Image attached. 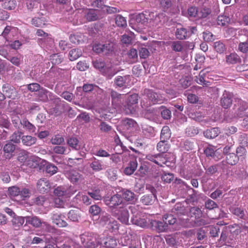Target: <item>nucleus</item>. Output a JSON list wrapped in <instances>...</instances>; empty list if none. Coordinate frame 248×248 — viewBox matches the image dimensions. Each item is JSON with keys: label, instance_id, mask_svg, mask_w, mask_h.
Segmentation results:
<instances>
[{"label": "nucleus", "instance_id": "obj_30", "mask_svg": "<svg viewBox=\"0 0 248 248\" xmlns=\"http://www.w3.org/2000/svg\"><path fill=\"white\" fill-rule=\"evenodd\" d=\"M25 217H22L15 215L13 216L12 219V224L13 227L15 230H18L24 223Z\"/></svg>", "mask_w": 248, "mask_h": 248}, {"label": "nucleus", "instance_id": "obj_18", "mask_svg": "<svg viewBox=\"0 0 248 248\" xmlns=\"http://www.w3.org/2000/svg\"><path fill=\"white\" fill-rule=\"evenodd\" d=\"M29 152L25 150L20 151L18 155L17 160L21 163L27 162V165H30V161H34L35 156L29 157Z\"/></svg>", "mask_w": 248, "mask_h": 248}, {"label": "nucleus", "instance_id": "obj_61", "mask_svg": "<svg viewBox=\"0 0 248 248\" xmlns=\"http://www.w3.org/2000/svg\"><path fill=\"white\" fill-rule=\"evenodd\" d=\"M136 200L135 194L129 190L125 191V202H128L130 203L135 202Z\"/></svg>", "mask_w": 248, "mask_h": 248}, {"label": "nucleus", "instance_id": "obj_34", "mask_svg": "<svg viewBox=\"0 0 248 248\" xmlns=\"http://www.w3.org/2000/svg\"><path fill=\"white\" fill-rule=\"evenodd\" d=\"M103 54L106 55H112L114 53L115 44L112 42H106L102 44Z\"/></svg>", "mask_w": 248, "mask_h": 248}, {"label": "nucleus", "instance_id": "obj_43", "mask_svg": "<svg viewBox=\"0 0 248 248\" xmlns=\"http://www.w3.org/2000/svg\"><path fill=\"white\" fill-rule=\"evenodd\" d=\"M23 133L19 131H15L10 137L9 141L16 144H19L22 140Z\"/></svg>", "mask_w": 248, "mask_h": 248}, {"label": "nucleus", "instance_id": "obj_39", "mask_svg": "<svg viewBox=\"0 0 248 248\" xmlns=\"http://www.w3.org/2000/svg\"><path fill=\"white\" fill-rule=\"evenodd\" d=\"M227 164L235 165L239 161V157L234 153H229L226 156Z\"/></svg>", "mask_w": 248, "mask_h": 248}, {"label": "nucleus", "instance_id": "obj_6", "mask_svg": "<svg viewBox=\"0 0 248 248\" xmlns=\"http://www.w3.org/2000/svg\"><path fill=\"white\" fill-rule=\"evenodd\" d=\"M37 97L38 101L43 103L52 101L54 103L58 105L60 102V98L43 87L38 91Z\"/></svg>", "mask_w": 248, "mask_h": 248}, {"label": "nucleus", "instance_id": "obj_11", "mask_svg": "<svg viewBox=\"0 0 248 248\" xmlns=\"http://www.w3.org/2000/svg\"><path fill=\"white\" fill-rule=\"evenodd\" d=\"M127 155L130 158V160L127 166L125 168V174L130 175L136 170L138 163L135 156L133 155H130V151L125 147V157Z\"/></svg>", "mask_w": 248, "mask_h": 248}, {"label": "nucleus", "instance_id": "obj_4", "mask_svg": "<svg viewBox=\"0 0 248 248\" xmlns=\"http://www.w3.org/2000/svg\"><path fill=\"white\" fill-rule=\"evenodd\" d=\"M149 19H151V13L149 11H145L144 13H140L138 15H130L129 24L132 28L137 24L138 26H147Z\"/></svg>", "mask_w": 248, "mask_h": 248}, {"label": "nucleus", "instance_id": "obj_16", "mask_svg": "<svg viewBox=\"0 0 248 248\" xmlns=\"http://www.w3.org/2000/svg\"><path fill=\"white\" fill-rule=\"evenodd\" d=\"M2 91L5 96L8 98H14L16 94L15 88L8 83H5L2 85Z\"/></svg>", "mask_w": 248, "mask_h": 248}, {"label": "nucleus", "instance_id": "obj_31", "mask_svg": "<svg viewBox=\"0 0 248 248\" xmlns=\"http://www.w3.org/2000/svg\"><path fill=\"white\" fill-rule=\"evenodd\" d=\"M230 210L232 214L241 219L245 220L248 217L246 214V211L240 207H232L230 208Z\"/></svg>", "mask_w": 248, "mask_h": 248}, {"label": "nucleus", "instance_id": "obj_22", "mask_svg": "<svg viewBox=\"0 0 248 248\" xmlns=\"http://www.w3.org/2000/svg\"><path fill=\"white\" fill-rule=\"evenodd\" d=\"M64 216L57 213L53 214L51 217V219L53 223L59 227H65L68 225L67 223L63 219Z\"/></svg>", "mask_w": 248, "mask_h": 248}, {"label": "nucleus", "instance_id": "obj_2", "mask_svg": "<svg viewBox=\"0 0 248 248\" xmlns=\"http://www.w3.org/2000/svg\"><path fill=\"white\" fill-rule=\"evenodd\" d=\"M188 203L186 202L176 203L171 209V212L178 218L179 224L183 227H189V219L185 218L182 216L187 215Z\"/></svg>", "mask_w": 248, "mask_h": 248}, {"label": "nucleus", "instance_id": "obj_57", "mask_svg": "<svg viewBox=\"0 0 248 248\" xmlns=\"http://www.w3.org/2000/svg\"><path fill=\"white\" fill-rule=\"evenodd\" d=\"M211 10L207 7H202L198 13V18H204L210 15Z\"/></svg>", "mask_w": 248, "mask_h": 248}, {"label": "nucleus", "instance_id": "obj_54", "mask_svg": "<svg viewBox=\"0 0 248 248\" xmlns=\"http://www.w3.org/2000/svg\"><path fill=\"white\" fill-rule=\"evenodd\" d=\"M7 59L16 66H19L22 61V57L19 55L16 56L10 55L9 57H7Z\"/></svg>", "mask_w": 248, "mask_h": 248}, {"label": "nucleus", "instance_id": "obj_37", "mask_svg": "<svg viewBox=\"0 0 248 248\" xmlns=\"http://www.w3.org/2000/svg\"><path fill=\"white\" fill-rule=\"evenodd\" d=\"M67 177L73 183H76L81 179V175L76 170H71L67 173Z\"/></svg>", "mask_w": 248, "mask_h": 248}, {"label": "nucleus", "instance_id": "obj_62", "mask_svg": "<svg viewBox=\"0 0 248 248\" xmlns=\"http://www.w3.org/2000/svg\"><path fill=\"white\" fill-rule=\"evenodd\" d=\"M10 125L11 123L7 116L5 115H2L0 117V125L6 128H9Z\"/></svg>", "mask_w": 248, "mask_h": 248}, {"label": "nucleus", "instance_id": "obj_27", "mask_svg": "<svg viewBox=\"0 0 248 248\" xmlns=\"http://www.w3.org/2000/svg\"><path fill=\"white\" fill-rule=\"evenodd\" d=\"M176 38L178 40H185L189 38L188 31L184 27L177 28L175 32Z\"/></svg>", "mask_w": 248, "mask_h": 248}, {"label": "nucleus", "instance_id": "obj_36", "mask_svg": "<svg viewBox=\"0 0 248 248\" xmlns=\"http://www.w3.org/2000/svg\"><path fill=\"white\" fill-rule=\"evenodd\" d=\"M170 148V145L167 140H161L157 144V151L163 154L167 152Z\"/></svg>", "mask_w": 248, "mask_h": 248}, {"label": "nucleus", "instance_id": "obj_49", "mask_svg": "<svg viewBox=\"0 0 248 248\" xmlns=\"http://www.w3.org/2000/svg\"><path fill=\"white\" fill-rule=\"evenodd\" d=\"M214 48L215 51L219 54L223 53L226 49L225 45L220 41L214 43Z\"/></svg>", "mask_w": 248, "mask_h": 248}, {"label": "nucleus", "instance_id": "obj_14", "mask_svg": "<svg viewBox=\"0 0 248 248\" xmlns=\"http://www.w3.org/2000/svg\"><path fill=\"white\" fill-rule=\"evenodd\" d=\"M16 146L9 140L3 145L2 150L3 155L2 157L5 159H10L14 155Z\"/></svg>", "mask_w": 248, "mask_h": 248}, {"label": "nucleus", "instance_id": "obj_5", "mask_svg": "<svg viewBox=\"0 0 248 248\" xmlns=\"http://www.w3.org/2000/svg\"><path fill=\"white\" fill-rule=\"evenodd\" d=\"M248 104L245 101L237 99L235 100L232 113L233 117L242 118L248 114Z\"/></svg>", "mask_w": 248, "mask_h": 248}, {"label": "nucleus", "instance_id": "obj_50", "mask_svg": "<svg viewBox=\"0 0 248 248\" xmlns=\"http://www.w3.org/2000/svg\"><path fill=\"white\" fill-rule=\"evenodd\" d=\"M90 167L95 171H99L103 170V165L101 162L96 159H94L90 164Z\"/></svg>", "mask_w": 248, "mask_h": 248}, {"label": "nucleus", "instance_id": "obj_41", "mask_svg": "<svg viewBox=\"0 0 248 248\" xmlns=\"http://www.w3.org/2000/svg\"><path fill=\"white\" fill-rule=\"evenodd\" d=\"M83 90L84 92L88 93L92 91H95L97 93L102 92V90L98 86L92 84H85L83 86Z\"/></svg>", "mask_w": 248, "mask_h": 248}, {"label": "nucleus", "instance_id": "obj_28", "mask_svg": "<svg viewBox=\"0 0 248 248\" xmlns=\"http://www.w3.org/2000/svg\"><path fill=\"white\" fill-rule=\"evenodd\" d=\"M163 220L164 221L165 225H168L169 228V226L175 225L179 224L178 218L177 219L172 214H165L163 216Z\"/></svg>", "mask_w": 248, "mask_h": 248}, {"label": "nucleus", "instance_id": "obj_40", "mask_svg": "<svg viewBox=\"0 0 248 248\" xmlns=\"http://www.w3.org/2000/svg\"><path fill=\"white\" fill-rule=\"evenodd\" d=\"M188 213L191 217L194 216L196 218L199 217L202 215V211L200 208L197 206L191 207L188 205L187 214Z\"/></svg>", "mask_w": 248, "mask_h": 248}, {"label": "nucleus", "instance_id": "obj_13", "mask_svg": "<svg viewBox=\"0 0 248 248\" xmlns=\"http://www.w3.org/2000/svg\"><path fill=\"white\" fill-rule=\"evenodd\" d=\"M149 227L153 231L158 232H166L170 229L167 225H165L164 221L156 220H149Z\"/></svg>", "mask_w": 248, "mask_h": 248}, {"label": "nucleus", "instance_id": "obj_59", "mask_svg": "<svg viewBox=\"0 0 248 248\" xmlns=\"http://www.w3.org/2000/svg\"><path fill=\"white\" fill-rule=\"evenodd\" d=\"M167 244L171 247L177 246L176 236L174 235H167L165 237Z\"/></svg>", "mask_w": 248, "mask_h": 248}, {"label": "nucleus", "instance_id": "obj_52", "mask_svg": "<svg viewBox=\"0 0 248 248\" xmlns=\"http://www.w3.org/2000/svg\"><path fill=\"white\" fill-rule=\"evenodd\" d=\"M160 110V114L162 118L164 120L170 119L171 117V112L164 106H161Z\"/></svg>", "mask_w": 248, "mask_h": 248}, {"label": "nucleus", "instance_id": "obj_64", "mask_svg": "<svg viewBox=\"0 0 248 248\" xmlns=\"http://www.w3.org/2000/svg\"><path fill=\"white\" fill-rule=\"evenodd\" d=\"M64 142V138L59 135H55L51 139V142L53 145H61Z\"/></svg>", "mask_w": 248, "mask_h": 248}, {"label": "nucleus", "instance_id": "obj_51", "mask_svg": "<svg viewBox=\"0 0 248 248\" xmlns=\"http://www.w3.org/2000/svg\"><path fill=\"white\" fill-rule=\"evenodd\" d=\"M230 21V18L225 15H220L218 16L217 19V24L218 25L222 26H225Z\"/></svg>", "mask_w": 248, "mask_h": 248}, {"label": "nucleus", "instance_id": "obj_1", "mask_svg": "<svg viewBox=\"0 0 248 248\" xmlns=\"http://www.w3.org/2000/svg\"><path fill=\"white\" fill-rule=\"evenodd\" d=\"M124 192L121 191L105 200L106 205L110 207H115L113 214L122 223L124 222V208L123 203Z\"/></svg>", "mask_w": 248, "mask_h": 248}, {"label": "nucleus", "instance_id": "obj_20", "mask_svg": "<svg viewBox=\"0 0 248 248\" xmlns=\"http://www.w3.org/2000/svg\"><path fill=\"white\" fill-rule=\"evenodd\" d=\"M50 188L48 180L45 178L39 179L37 183V188L40 193H47Z\"/></svg>", "mask_w": 248, "mask_h": 248}, {"label": "nucleus", "instance_id": "obj_56", "mask_svg": "<svg viewBox=\"0 0 248 248\" xmlns=\"http://www.w3.org/2000/svg\"><path fill=\"white\" fill-rule=\"evenodd\" d=\"M196 147V143L188 140H186L184 142V144L183 146V149L186 151L194 150L195 149Z\"/></svg>", "mask_w": 248, "mask_h": 248}, {"label": "nucleus", "instance_id": "obj_46", "mask_svg": "<svg viewBox=\"0 0 248 248\" xmlns=\"http://www.w3.org/2000/svg\"><path fill=\"white\" fill-rule=\"evenodd\" d=\"M170 137V133L169 127L168 126H164L161 130L160 134V140H168Z\"/></svg>", "mask_w": 248, "mask_h": 248}, {"label": "nucleus", "instance_id": "obj_33", "mask_svg": "<svg viewBox=\"0 0 248 248\" xmlns=\"http://www.w3.org/2000/svg\"><path fill=\"white\" fill-rule=\"evenodd\" d=\"M127 57L126 61L129 63H133L136 62L138 60V52L135 48H131L127 53Z\"/></svg>", "mask_w": 248, "mask_h": 248}, {"label": "nucleus", "instance_id": "obj_10", "mask_svg": "<svg viewBox=\"0 0 248 248\" xmlns=\"http://www.w3.org/2000/svg\"><path fill=\"white\" fill-rule=\"evenodd\" d=\"M137 123L132 119L125 118V138L129 141L133 140L132 136L134 134Z\"/></svg>", "mask_w": 248, "mask_h": 248}, {"label": "nucleus", "instance_id": "obj_19", "mask_svg": "<svg viewBox=\"0 0 248 248\" xmlns=\"http://www.w3.org/2000/svg\"><path fill=\"white\" fill-rule=\"evenodd\" d=\"M99 223L102 226L109 225L110 223L116 225V221L113 220L109 214L102 212L100 214Z\"/></svg>", "mask_w": 248, "mask_h": 248}, {"label": "nucleus", "instance_id": "obj_47", "mask_svg": "<svg viewBox=\"0 0 248 248\" xmlns=\"http://www.w3.org/2000/svg\"><path fill=\"white\" fill-rule=\"evenodd\" d=\"M204 153L205 154L207 157H211L216 161L217 160L216 159V156H217V151H215L213 147L208 146L205 148L204 149Z\"/></svg>", "mask_w": 248, "mask_h": 248}, {"label": "nucleus", "instance_id": "obj_42", "mask_svg": "<svg viewBox=\"0 0 248 248\" xmlns=\"http://www.w3.org/2000/svg\"><path fill=\"white\" fill-rule=\"evenodd\" d=\"M67 143L73 149L78 150L80 149L79 141L78 139L75 137H71L68 139Z\"/></svg>", "mask_w": 248, "mask_h": 248}, {"label": "nucleus", "instance_id": "obj_44", "mask_svg": "<svg viewBox=\"0 0 248 248\" xmlns=\"http://www.w3.org/2000/svg\"><path fill=\"white\" fill-rule=\"evenodd\" d=\"M130 221L133 224L141 227H146L147 224V221L145 218H138L137 217H133V216L131 217Z\"/></svg>", "mask_w": 248, "mask_h": 248}, {"label": "nucleus", "instance_id": "obj_38", "mask_svg": "<svg viewBox=\"0 0 248 248\" xmlns=\"http://www.w3.org/2000/svg\"><path fill=\"white\" fill-rule=\"evenodd\" d=\"M101 191L99 188L94 187L89 190L87 194L93 200H100L102 198Z\"/></svg>", "mask_w": 248, "mask_h": 248}, {"label": "nucleus", "instance_id": "obj_48", "mask_svg": "<svg viewBox=\"0 0 248 248\" xmlns=\"http://www.w3.org/2000/svg\"><path fill=\"white\" fill-rule=\"evenodd\" d=\"M16 2L15 0H5L2 3V7L5 9L12 10L15 9Z\"/></svg>", "mask_w": 248, "mask_h": 248}, {"label": "nucleus", "instance_id": "obj_7", "mask_svg": "<svg viewBox=\"0 0 248 248\" xmlns=\"http://www.w3.org/2000/svg\"><path fill=\"white\" fill-rule=\"evenodd\" d=\"M228 165L224 161L204 167L205 174L208 176L215 175L216 173L218 172L219 170H222L223 173L228 174Z\"/></svg>", "mask_w": 248, "mask_h": 248}, {"label": "nucleus", "instance_id": "obj_24", "mask_svg": "<svg viewBox=\"0 0 248 248\" xmlns=\"http://www.w3.org/2000/svg\"><path fill=\"white\" fill-rule=\"evenodd\" d=\"M68 218L73 222H79L81 217V211L78 208L71 210L68 213Z\"/></svg>", "mask_w": 248, "mask_h": 248}, {"label": "nucleus", "instance_id": "obj_21", "mask_svg": "<svg viewBox=\"0 0 248 248\" xmlns=\"http://www.w3.org/2000/svg\"><path fill=\"white\" fill-rule=\"evenodd\" d=\"M220 104L224 108H228L232 104V95L229 92L224 91L220 99Z\"/></svg>", "mask_w": 248, "mask_h": 248}, {"label": "nucleus", "instance_id": "obj_25", "mask_svg": "<svg viewBox=\"0 0 248 248\" xmlns=\"http://www.w3.org/2000/svg\"><path fill=\"white\" fill-rule=\"evenodd\" d=\"M25 219L27 223L31 224L35 228L40 227L44 223L41 218L36 216L25 217Z\"/></svg>", "mask_w": 248, "mask_h": 248}, {"label": "nucleus", "instance_id": "obj_55", "mask_svg": "<svg viewBox=\"0 0 248 248\" xmlns=\"http://www.w3.org/2000/svg\"><path fill=\"white\" fill-rule=\"evenodd\" d=\"M234 174L241 179L246 178L248 176V173L244 168H236Z\"/></svg>", "mask_w": 248, "mask_h": 248}, {"label": "nucleus", "instance_id": "obj_60", "mask_svg": "<svg viewBox=\"0 0 248 248\" xmlns=\"http://www.w3.org/2000/svg\"><path fill=\"white\" fill-rule=\"evenodd\" d=\"M59 104L61 106H62V107H63L64 108H65L68 111V117L70 118H72L76 116V112L73 109V108L69 107L68 104L67 103H62L60 101V102H59Z\"/></svg>", "mask_w": 248, "mask_h": 248}, {"label": "nucleus", "instance_id": "obj_45", "mask_svg": "<svg viewBox=\"0 0 248 248\" xmlns=\"http://www.w3.org/2000/svg\"><path fill=\"white\" fill-rule=\"evenodd\" d=\"M68 55L70 60L73 61L80 57L82 55V52L80 49L74 48L69 51Z\"/></svg>", "mask_w": 248, "mask_h": 248}, {"label": "nucleus", "instance_id": "obj_26", "mask_svg": "<svg viewBox=\"0 0 248 248\" xmlns=\"http://www.w3.org/2000/svg\"><path fill=\"white\" fill-rule=\"evenodd\" d=\"M225 62L228 64H234L241 62L240 57L235 53L226 54Z\"/></svg>", "mask_w": 248, "mask_h": 248}, {"label": "nucleus", "instance_id": "obj_12", "mask_svg": "<svg viewBox=\"0 0 248 248\" xmlns=\"http://www.w3.org/2000/svg\"><path fill=\"white\" fill-rule=\"evenodd\" d=\"M142 114L144 118L153 121H155L158 119L160 114V110L151 107L142 108Z\"/></svg>", "mask_w": 248, "mask_h": 248}, {"label": "nucleus", "instance_id": "obj_9", "mask_svg": "<svg viewBox=\"0 0 248 248\" xmlns=\"http://www.w3.org/2000/svg\"><path fill=\"white\" fill-rule=\"evenodd\" d=\"M138 97V94L137 93L127 94L126 106L125 105V114H133L135 112Z\"/></svg>", "mask_w": 248, "mask_h": 248}, {"label": "nucleus", "instance_id": "obj_32", "mask_svg": "<svg viewBox=\"0 0 248 248\" xmlns=\"http://www.w3.org/2000/svg\"><path fill=\"white\" fill-rule=\"evenodd\" d=\"M219 133V129L218 127H214L204 131L203 135L205 138L212 139L216 138Z\"/></svg>", "mask_w": 248, "mask_h": 248}, {"label": "nucleus", "instance_id": "obj_29", "mask_svg": "<svg viewBox=\"0 0 248 248\" xmlns=\"http://www.w3.org/2000/svg\"><path fill=\"white\" fill-rule=\"evenodd\" d=\"M98 243L101 245H103L102 247L104 248H115L117 246L116 240L111 237H107L100 242H98Z\"/></svg>", "mask_w": 248, "mask_h": 248}, {"label": "nucleus", "instance_id": "obj_15", "mask_svg": "<svg viewBox=\"0 0 248 248\" xmlns=\"http://www.w3.org/2000/svg\"><path fill=\"white\" fill-rule=\"evenodd\" d=\"M219 241L221 243L228 244V245H232L235 242L233 235L232 233V230L229 231L227 228H224L220 235Z\"/></svg>", "mask_w": 248, "mask_h": 248}, {"label": "nucleus", "instance_id": "obj_53", "mask_svg": "<svg viewBox=\"0 0 248 248\" xmlns=\"http://www.w3.org/2000/svg\"><path fill=\"white\" fill-rule=\"evenodd\" d=\"M171 49L175 52H181L183 49V43L180 41H175L171 42Z\"/></svg>", "mask_w": 248, "mask_h": 248}, {"label": "nucleus", "instance_id": "obj_35", "mask_svg": "<svg viewBox=\"0 0 248 248\" xmlns=\"http://www.w3.org/2000/svg\"><path fill=\"white\" fill-rule=\"evenodd\" d=\"M37 139L35 137L29 135H23L22 136V143L27 146H31L35 144Z\"/></svg>", "mask_w": 248, "mask_h": 248}, {"label": "nucleus", "instance_id": "obj_3", "mask_svg": "<svg viewBox=\"0 0 248 248\" xmlns=\"http://www.w3.org/2000/svg\"><path fill=\"white\" fill-rule=\"evenodd\" d=\"M140 106L141 108L149 107L152 104L159 103L158 95L152 90L145 89L141 94Z\"/></svg>", "mask_w": 248, "mask_h": 248}, {"label": "nucleus", "instance_id": "obj_58", "mask_svg": "<svg viewBox=\"0 0 248 248\" xmlns=\"http://www.w3.org/2000/svg\"><path fill=\"white\" fill-rule=\"evenodd\" d=\"M12 122L14 126L16 128H19L22 125V121L17 114H13L11 117Z\"/></svg>", "mask_w": 248, "mask_h": 248}, {"label": "nucleus", "instance_id": "obj_23", "mask_svg": "<svg viewBox=\"0 0 248 248\" xmlns=\"http://www.w3.org/2000/svg\"><path fill=\"white\" fill-rule=\"evenodd\" d=\"M156 200H157V196H155L153 194H144L140 199V202L145 205H153Z\"/></svg>", "mask_w": 248, "mask_h": 248}, {"label": "nucleus", "instance_id": "obj_8", "mask_svg": "<svg viewBox=\"0 0 248 248\" xmlns=\"http://www.w3.org/2000/svg\"><path fill=\"white\" fill-rule=\"evenodd\" d=\"M92 63L93 67L104 75L111 78L114 75L112 74V64H106L101 59L93 61Z\"/></svg>", "mask_w": 248, "mask_h": 248}, {"label": "nucleus", "instance_id": "obj_17", "mask_svg": "<svg viewBox=\"0 0 248 248\" xmlns=\"http://www.w3.org/2000/svg\"><path fill=\"white\" fill-rule=\"evenodd\" d=\"M99 11L93 9H87L84 12V17L89 21H94L99 19Z\"/></svg>", "mask_w": 248, "mask_h": 248}, {"label": "nucleus", "instance_id": "obj_63", "mask_svg": "<svg viewBox=\"0 0 248 248\" xmlns=\"http://www.w3.org/2000/svg\"><path fill=\"white\" fill-rule=\"evenodd\" d=\"M57 167L51 163L47 164L45 168L46 172L47 173L50 174V175H52L56 173L57 171Z\"/></svg>", "mask_w": 248, "mask_h": 248}]
</instances>
